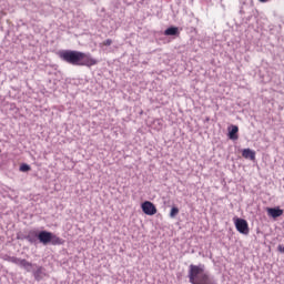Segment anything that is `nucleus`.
<instances>
[{
    "mask_svg": "<svg viewBox=\"0 0 284 284\" xmlns=\"http://www.w3.org/2000/svg\"><path fill=\"white\" fill-rule=\"evenodd\" d=\"M278 252H283L284 253V246H278Z\"/></svg>",
    "mask_w": 284,
    "mask_h": 284,
    "instance_id": "6ab92c4d",
    "label": "nucleus"
},
{
    "mask_svg": "<svg viewBox=\"0 0 284 284\" xmlns=\"http://www.w3.org/2000/svg\"><path fill=\"white\" fill-rule=\"evenodd\" d=\"M178 214H179V207L173 206V207L171 209V212H170L171 219H174V216H176Z\"/></svg>",
    "mask_w": 284,
    "mask_h": 284,
    "instance_id": "2eb2a0df",
    "label": "nucleus"
},
{
    "mask_svg": "<svg viewBox=\"0 0 284 284\" xmlns=\"http://www.w3.org/2000/svg\"><path fill=\"white\" fill-rule=\"evenodd\" d=\"M194 284H216V280L209 273H202Z\"/></svg>",
    "mask_w": 284,
    "mask_h": 284,
    "instance_id": "0eeeda50",
    "label": "nucleus"
},
{
    "mask_svg": "<svg viewBox=\"0 0 284 284\" xmlns=\"http://www.w3.org/2000/svg\"><path fill=\"white\" fill-rule=\"evenodd\" d=\"M17 265H19V267H21L26 272H32V268L37 267V264H32V262H29L26 258H19Z\"/></svg>",
    "mask_w": 284,
    "mask_h": 284,
    "instance_id": "1a4fd4ad",
    "label": "nucleus"
},
{
    "mask_svg": "<svg viewBox=\"0 0 284 284\" xmlns=\"http://www.w3.org/2000/svg\"><path fill=\"white\" fill-rule=\"evenodd\" d=\"M227 136L231 141H239V128L236 125L229 126Z\"/></svg>",
    "mask_w": 284,
    "mask_h": 284,
    "instance_id": "9b49d317",
    "label": "nucleus"
},
{
    "mask_svg": "<svg viewBox=\"0 0 284 284\" xmlns=\"http://www.w3.org/2000/svg\"><path fill=\"white\" fill-rule=\"evenodd\" d=\"M243 159H250V161H254L256 159V152L252 149H244L242 151Z\"/></svg>",
    "mask_w": 284,
    "mask_h": 284,
    "instance_id": "f8f14e48",
    "label": "nucleus"
},
{
    "mask_svg": "<svg viewBox=\"0 0 284 284\" xmlns=\"http://www.w3.org/2000/svg\"><path fill=\"white\" fill-rule=\"evenodd\" d=\"M38 241L42 243V245H63V239L57 236L54 233L50 231H40L38 232Z\"/></svg>",
    "mask_w": 284,
    "mask_h": 284,
    "instance_id": "f03ea898",
    "label": "nucleus"
},
{
    "mask_svg": "<svg viewBox=\"0 0 284 284\" xmlns=\"http://www.w3.org/2000/svg\"><path fill=\"white\" fill-rule=\"evenodd\" d=\"M59 57L70 65L92 68V65H97V63H99L97 59L92 58V54L81 51L62 50L59 52Z\"/></svg>",
    "mask_w": 284,
    "mask_h": 284,
    "instance_id": "f257e3e1",
    "label": "nucleus"
},
{
    "mask_svg": "<svg viewBox=\"0 0 284 284\" xmlns=\"http://www.w3.org/2000/svg\"><path fill=\"white\" fill-rule=\"evenodd\" d=\"M102 45H106V47L112 45V39H106L105 41L102 42Z\"/></svg>",
    "mask_w": 284,
    "mask_h": 284,
    "instance_id": "a211bd4d",
    "label": "nucleus"
},
{
    "mask_svg": "<svg viewBox=\"0 0 284 284\" xmlns=\"http://www.w3.org/2000/svg\"><path fill=\"white\" fill-rule=\"evenodd\" d=\"M36 270L32 271V276L34 277V281H37L38 283L43 281V278L45 276H48V273H45V267L43 266H39L37 264V266H34Z\"/></svg>",
    "mask_w": 284,
    "mask_h": 284,
    "instance_id": "39448f33",
    "label": "nucleus"
},
{
    "mask_svg": "<svg viewBox=\"0 0 284 284\" xmlns=\"http://www.w3.org/2000/svg\"><path fill=\"white\" fill-rule=\"evenodd\" d=\"M261 1V3H267V1H270V0H260Z\"/></svg>",
    "mask_w": 284,
    "mask_h": 284,
    "instance_id": "aec40b11",
    "label": "nucleus"
},
{
    "mask_svg": "<svg viewBox=\"0 0 284 284\" xmlns=\"http://www.w3.org/2000/svg\"><path fill=\"white\" fill-rule=\"evenodd\" d=\"M2 261H7V263H13V265H18L19 257L4 254L2 255Z\"/></svg>",
    "mask_w": 284,
    "mask_h": 284,
    "instance_id": "4468645a",
    "label": "nucleus"
},
{
    "mask_svg": "<svg viewBox=\"0 0 284 284\" xmlns=\"http://www.w3.org/2000/svg\"><path fill=\"white\" fill-rule=\"evenodd\" d=\"M268 216H272V219H278V216H283V209L276 206V207H268L266 210Z\"/></svg>",
    "mask_w": 284,
    "mask_h": 284,
    "instance_id": "9d476101",
    "label": "nucleus"
},
{
    "mask_svg": "<svg viewBox=\"0 0 284 284\" xmlns=\"http://www.w3.org/2000/svg\"><path fill=\"white\" fill-rule=\"evenodd\" d=\"M203 272H205V265L200 264V265H194L191 264L189 266V281L191 284L196 283V281L199 280V276L201 274H203Z\"/></svg>",
    "mask_w": 284,
    "mask_h": 284,
    "instance_id": "7ed1b4c3",
    "label": "nucleus"
},
{
    "mask_svg": "<svg viewBox=\"0 0 284 284\" xmlns=\"http://www.w3.org/2000/svg\"><path fill=\"white\" fill-rule=\"evenodd\" d=\"M246 8H247V2H243V6L240 8V14H245Z\"/></svg>",
    "mask_w": 284,
    "mask_h": 284,
    "instance_id": "f3484780",
    "label": "nucleus"
},
{
    "mask_svg": "<svg viewBox=\"0 0 284 284\" xmlns=\"http://www.w3.org/2000/svg\"><path fill=\"white\" fill-rule=\"evenodd\" d=\"M165 37H179V27H170L164 31Z\"/></svg>",
    "mask_w": 284,
    "mask_h": 284,
    "instance_id": "ddd939ff",
    "label": "nucleus"
},
{
    "mask_svg": "<svg viewBox=\"0 0 284 284\" xmlns=\"http://www.w3.org/2000/svg\"><path fill=\"white\" fill-rule=\"evenodd\" d=\"M141 207L142 212L148 216H154V214H156V206H154V204L150 201L142 203Z\"/></svg>",
    "mask_w": 284,
    "mask_h": 284,
    "instance_id": "423d86ee",
    "label": "nucleus"
},
{
    "mask_svg": "<svg viewBox=\"0 0 284 284\" xmlns=\"http://www.w3.org/2000/svg\"><path fill=\"white\" fill-rule=\"evenodd\" d=\"M20 172H30V165L28 164H22L20 166Z\"/></svg>",
    "mask_w": 284,
    "mask_h": 284,
    "instance_id": "dca6fc26",
    "label": "nucleus"
},
{
    "mask_svg": "<svg viewBox=\"0 0 284 284\" xmlns=\"http://www.w3.org/2000/svg\"><path fill=\"white\" fill-rule=\"evenodd\" d=\"M24 241H28L31 245H37L39 243V232L29 231L27 235L23 236Z\"/></svg>",
    "mask_w": 284,
    "mask_h": 284,
    "instance_id": "6e6552de",
    "label": "nucleus"
},
{
    "mask_svg": "<svg viewBox=\"0 0 284 284\" xmlns=\"http://www.w3.org/2000/svg\"><path fill=\"white\" fill-rule=\"evenodd\" d=\"M235 227L240 234H244V236H247L250 234V224H247V221L241 217H236L235 221Z\"/></svg>",
    "mask_w": 284,
    "mask_h": 284,
    "instance_id": "20e7f679",
    "label": "nucleus"
}]
</instances>
